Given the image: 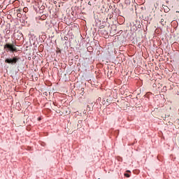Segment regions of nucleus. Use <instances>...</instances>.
<instances>
[{"mask_svg":"<svg viewBox=\"0 0 179 179\" xmlns=\"http://www.w3.org/2000/svg\"><path fill=\"white\" fill-rule=\"evenodd\" d=\"M4 50H6V52H17V48L13 43H6L4 45Z\"/></svg>","mask_w":179,"mask_h":179,"instance_id":"obj_1","label":"nucleus"},{"mask_svg":"<svg viewBox=\"0 0 179 179\" xmlns=\"http://www.w3.org/2000/svg\"><path fill=\"white\" fill-rule=\"evenodd\" d=\"M20 61V58L19 56H15L13 58H7L5 59V63L6 64H9L10 65H16L17 62Z\"/></svg>","mask_w":179,"mask_h":179,"instance_id":"obj_2","label":"nucleus"},{"mask_svg":"<svg viewBox=\"0 0 179 179\" xmlns=\"http://www.w3.org/2000/svg\"><path fill=\"white\" fill-rule=\"evenodd\" d=\"M164 19H161L160 23L161 24H162V26H164V24H166V23H164Z\"/></svg>","mask_w":179,"mask_h":179,"instance_id":"obj_3","label":"nucleus"},{"mask_svg":"<svg viewBox=\"0 0 179 179\" xmlns=\"http://www.w3.org/2000/svg\"><path fill=\"white\" fill-rule=\"evenodd\" d=\"M111 73H113V71H108V77H111Z\"/></svg>","mask_w":179,"mask_h":179,"instance_id":"obj_4","label":"nucleus"},{"mask_svg":"<svg viewBox=\"0 0 179 179\" xmlns=\"http://www.w3.org/2000/svg\"><path fill=\"white\" fill-rule=\"evenodd\" d=\"M17 17H22V13H18L17 14Z\"/></svg>","mask_w":179,"mask_h":179,"instance_id":"obj_5","label":"nucleus"},{"mask_svg":"<svg viewBox=\"0 0 179 179\" xmlns=\"http://www.w3.org/2000/svg\"><path fill=\"white\" fill-rule=\"evenodd\" d=\"M124 177H127V178H129L130 176L128 173H124Z\"/></svg>","mask_w":179,"mask_h":179,"instance_id":"obj_6","label":"nucleus"},{"mask_svg":"<svg viewBox=\"0 0 179 179\" xmlns=\"http://www.w3.org/2000/svg\"><path fill=\"white\" fill-rule=\"evenodd\" d=\"M75 58H76V59H79V56H78V55H76V56L75 57Z\"/></svg>","mask_w":179,"mask_h":179,"instance_id":"obj_7","label":"nucleus"},{"mask_svg":"<svg viewBox=\"0 0 179 179\" xmlns=\"http://www.w3.org/2000/svg\"><path fill=\"white\" fill-rule=\"evenodd\" d=\"M17 12H22V9H17Z\"/></svg>","mask_w":179,"mask_h":179,"instance_id":"obj_8","label":"nucleus"},{"mask_svg":"<svg viewBox=\"0 0 179 179\" xmlns=\"http://www.w3.org/2000/svg\"><path fill=\"white\" fill-rule=\"evenodd\" d=\"M23 10H24V12H26V10H27V8H24L23 9Z\"/></svg>","mask_w":179,"mask_h":179,"instance_id":"obj_9","label":"nucleus"},{"mask_svg":"<svg viewBox=\"0 0 179 179\" xmlns=\"http://www.w3.org/2000/svg\"><path fill=\"white\" fill-rule=\"evenodd\" d=\"M88 5L92 6V3L90 1L88 2Z\"/></svg>","mask_w":179,"mask_h":179,"instance_id":"obj_10","label":"nucleus"},{"mask_svg":"<svg viewBox=\"0 0 179 179\" xmlns=\"http://www.w3.org/2000/svg\"><path fill=\"white\" fill-rule=\"evenodd\" d=\"M19 36H23L22 33H19Z\"/></svg>","mask_w":179,"mask_h":179,"instance_id":"obj_11","label":"nucleus"},{"mask_svg":"<svg viewBox=\"0 0 179 179\" xmlns=\"http://www.w3.org/2000/svg\"><path fill=\"white\" fill-rule=\"evenodd\" d=\"M106 101L108 102V99H107Z\"/></svg>","mask_w":179,"mask_h":179,"instance_id":"obj_12","label":"nucleus"},{"mask_svg":"<svg viewBox=\"0 0 179 179\" xmlns=\"http://www.w3.org/2000/svg\"><path fill=\"white\" fill-rule=\"evenodd\" d=\"M127 172H128V173H130V171H127Z\"/></svg>","mask_w":179,"mask_h":179,"instance_id":"obj_13","label":"nucleus"},{"mask_svg":"<svg viewBox=\"0 0 179 179\" xmlns=\"http://www.w3.org/2000/svg\"><path fill=\"white\" fill-rule=\"evenodd\" d=\"M80 1H83V0H80Z\"/></svg>","mask_w":179,"mask_h":179,"instance_id":"obj_14","label":"nucleus"}]
</instances>
